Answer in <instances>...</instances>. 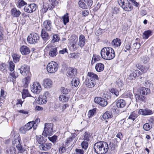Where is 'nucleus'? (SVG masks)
I'll use <instances>...</instances> for the list:
<instances>
[{
	"instance_id": "f257e3e1",
	"label": "nucleus",
	"mask_w": 154,
	"mask_h": 154,
	"mask_svg": "<svg viewBox=\"0 0 154 154\" xmlns=\"http://www.w3.org/2000/svg\"><path fill=\"white\" fill-rule=\"evenodd\" d=\"M94 151L97 154H105L108 151L109 147L108 143L104 141H99L94 145Z\"/></svg>"
},
{
	"instance_id": "f03ea898",
	"label": "nucleus",
	"mask_w": 154,
	"mask_h": 154,
	"mask_svg": "<svg viewBox=\"0 0 154 154\" xmlns=\"http://www.w3.org/2000/svg\"><path fill=\"white\" fill-rule=\"evenodd\" d=\"M130 2L135 6H137L138 3L134 0H118V2L122 8L126 11H131L132 9V7Z\"/></svg>"
},
{
	"instance_id": "7ed1b4c3",
	"label": "nucleus",
	"mask_w": 154,
	"mask_h": 154,
	"mask_svg": "<svg viewBox=\"0 0 154 154\" xmlns=\"http://www.w3.org/2000/svg\"><path fill=\"white\" fill-rule=\"evenodd\" d=\"M14 139L12 141V145L16 147L18 150H20L22 148L21 145V140L18 134H16L14 136Z\"/></svg>"
},
{
	"instance_id": "20e7f679",
	"label": "nucleus",
	"mask_w": 154,
	"mask_h": 154,
	"mask_svg": "<svg viewBox=\"0 0 154 154\" xmlns=\"http://www.w3.org/2000/svg\"><path fill=\"white\" fill-rule=\"evenodd\" d=\"M44 130L42 135L45 136H50L52 134L53 131V124L52 123H45Z\"/></svg>"
},
{
	"instance_id": "39448f33",
	"label": "nucleus",
	"mask_w": 154,
	"mask_h": 154,
	"mask_svg": "<svg viewBox=\"0 0 154 154\" xmlns=\"http://www.w3.org/2000/svg\"><path fill=\"white\" fill-rule=\"evenodd\" d=\"M40 38L39 36L37 34L32 33L28 36L27 41L31 44H35L38 42Z\"/></svg>"
},
{
	"instance_id": "423d86ee",
	"label": "nucleus",
	"mask_w": 154,
	"mask_h": 154,
	"mask_svg": "<svg viewBox=\"0 0 154 154\" xmlns=\"http://www.w3.org/2000/svg\"><path fill=\"white\" fill-rule=\"evenodd\" d=\"M58 67V65L56 62L51 61L48 64L47 66V70L48 72L53 73L57 71Z\"/></svg>"
},
{
	"instance_id": "0eeeda50",
	"label": "nucleus",
	"mask_w": 154,
	"mask_h": 154,
	"mask_svg": "<svg viewBox=\"0 0 154 154\" xmlns=\"http://www.w3.org/2000/svg\"><path fill=\"white\" fill-rule=\"evenodd\" d=\"M93 4L92 0H80L79 2V7L83 9H87L90 8Z\"/></svg>"
},
{
	"instance_id": "6e6552de",
	"label": "nucleus",
	"mask_w": 154,
	"mask_h": 154,
	"mask_svg": "<svg viewBox=\"0 0 154 154\" xmlns=\"http://www.w3.org/2000/svg\"><path fill=\"white\" fill-rule=\"evenodd\" d=\"M18 70H20L21 75L24 76H29L30 75L29 68L27 65H23L21 66L20 68H19Z\"/></svg>"
},
{
	"instance_id": "1a4fd4ad",
	"label": "nucleus",
	"mask_w": 154,
	"mask_h": 154,
	"mask_svg": "<svg viewBox=\"0 0 154 154\" xmlns=\"http://www.w3.org/2000/svg\"><path fill=\"white\" fill-rule=\"evenodd\" d=\"M37 6L34 3L26 5L25 6L24 10L25 12L28 13H31L35 11L36 9Z\"/></svg>"
},
{
	"instance_id": "9d476101",
	"label": "nucleus",
	"mask_w": 154,
	"mask_h": 154,
	"mask_svg": "<svg viewBox=\"0 0 154 154\" xmlns=\"http://www.w3.org/2000/svg\"><path fill=\"white\" fill-rule=\"evenodd\" d=\"M41 90L42 88L40 83L38 82H34L31 88L32 92L34 94H38Z\"/></svg>"
},
{
	"instance_id": "9b49d317",
	"label": "nucleus",
	"mask_w": 154,
	"mask_h": 154,
	"mask_svg": "<svg viewBox=\"0 0 154 154\" xmlns=\"http://www.w3.org/2000/svg\"><path fill=\"white\" fill-rule=\"evenodd\" d=\"M47 136H45L42 135L36 136V143L38 146V145H41L45 143L46 140V137Z\"/></svg>"
},
{
	"instance_id": "f8f14e48",
	"label": "nucleus",
	"mask_w": 154,
	"mask_h": 154,
	"mask_svg": "<svg viewBox=\"0 0 154 154\" xmlns=\"http://www.w3.org/2000/svg\"><path fill=\"white\" fill-rule=\"evenodd\" d=\"M52 23L49 20H45L43 23L42 29H44L46 31H50L52 27Z\"/></svg>"
},
{
	"instance_id": "ddd939ff",
	"label": "nucleus",
	"mask_w": 154,
	"mask_h": 154,
	"mask_svg": "<svg viewBox=\"0 0 154 154\" xmlns=\"http://www.w3.org/2000/svg\"><path fill=\"white\" fill-rule=\"evenodd\" d=\"M49 93L46 92L43 95H41L37 100L38 103L40 104L45 103L47 101V96H48Z\"/></svg>"
},
{
	"instance_id": "4468645a",
	"label": "nucleus",
	"mask_w": 154,
	"mask_h": 154,
	"mask_svg": "<svg viewBox=\"0 0 154 154\" xmlns=\"http://www.w3.org/2000/svg\"><path fill=\"white\" fill-rule=\"evenodd\" d=\"M77 136V134L75 133H72L71 134V135L68 138L66 142V145L68 146L71 142L73 141V143H74L76 141V139L75 137Z\"/></svg>"
},
{
	"instance_id": "2eb2a0df",
	"label": "nucleus",
	"mask_w": 154,
	"mask_h": 154,
	"mask_svg": "<svg viewBox=\"0 0 154 154\" xmlns=\"http://www.w3.org/2000/svg\"><path fill=\"white\" fill-rule=\"evenodd\" d=\"M71 38H72L69 40V42L71 43V47H72L73 49L76 50L78 48L77 47V43L78 41V38L75 35H73Z\"/></svg>"
},
{
	"instance_id": "dca6fc26",
	"label": "nucleus",
	"mask_w": 154,
	"mask_h": 154,
	"mask_svg": "<svg viewBox=\"0 0 154 154\" xmlns=\"http://www.w3.org/2000/svg\"><path fill=\"white\" fill-rule=\"evenodd\" d=\"M116 111L115 108H112L110 110L106 112L103 115V117L105 119L111 118L112 117V111L114 112Z\"/></svg>"
},
{
	"instance_id": "f3484780",
	"label": "nucleus",
	"mask_w": 154,
	"mask_h": 154,
	"mask_svg": "<svg viewBox=\"0 0 154 154\" xmlns=\"http://www.w3.org/2000/svg\"><path fill=\"white\" fill-rule=\"evenodd\" d=\"M52 81L49 78H46L43 81L42 85L45 88H50L52 86Z\"/></svg>"
},
{
	"instance_id": "a211bd4d",
	"label": "nucleus",
	"mask_w": 154,
	"mask_h": 154,
	"mask_svg": "<svg viewBox=\"0 0 154 154\" xmlns=\"http://www.w3.org/2000/svg\"><path fill=\"white\" fill-rule=\"evenodd\" d=\"M138 113L142 115L147 116L152 114L153 112L152 110L146 108L145 109H140L139 110Z\"/></svg>"
},
{
	"instance_id": "6ab92c4d",
	"label": "nucleus",
	"mask_w": 154,
	"mask_h": 154,
	"mask_svg": "<svg viewBox=\"0 0 154 154\" xmlns=\"http://www.w3.org/2000/svg\"><path fill=\"white\" fill-rule=\"evenodd\" d=\"M85 42L86 39L85 36L82 34L80 35L79 37L78 45L82 48L85 45Z\"/></svg>"
},
{
	"instance_id": "aec40b11",
	"label": "nucleus",
	"mask_w": 154,
	"mask_h": 154,
	"mask_svg": "<svg viewBox=\"0 0 154 154\" xmlns=\"http://www.w3.org/2000/svg\"><path fill=\"white\" fill-rule=\"evenodd\" d=\"M110 47H105L103 48L100 51V54L103 58L105 60L108 55V53Z\"/></svg>"
},
{
	"instance_id": "412c9836",
	"label": "nucleus",
	"mask_w": 154,
	"mask_h": 154,
	"mask_svg": "<svg viewBox=\"0 0 154 154\" xmlns=\"http://www.w3.org/2000/svg\"><path fill=\"white\" fill-rule=\"evenodd\" d=\"M51 144L50 143H45L41 145H38L39 147L42 150H48L51 147Z\"/></svg>"
},
{
	"instance_id": "4be33fe9",
	"label": "nucleus",
	"mask_w": 154,
	"mask_h": 154,
	"mask_svg": "<svg viewBox=\"0 0 154 154\" xmlns=\"http://www.w3.org/2000/svg\"><path fill=\"white\" fill-rule=\"evenodd\" d=\"M137 115L134 112H133L131 113L127 119L128 122L129 123V125L134 121L135 119L137 117Z\"/></svg>"
},
{
	"instance_id": "5701e85b",
	"label": "nucleus",
	"mask_w": 154,
	"mask_h": 154,
	"mask_svg": "<svg viewBox=\"0 0 154 154\" xmlns=\"http://www.w3.org/2000/svg\"><path fill=\"white\" fill-rule=\"evenodd\" d=\"M20 51L22 55H26L28 54L30 52L29 48L27 46H22L20 48Z\"/></svg>"
},
{
	"instance_id": "b1692460",
	"label": "nucleus",
	"mask_w": 154,
	"mask_h": 154,
	"mask_svg": "<svg viewBox=\"0 0 154 154\" xmlns=\"http://www.w3.org/2000/svg\"><path fill=\"white\" fill-rule=\"evenodd\" d=\"M115 57V54L114 50L112 48L110 47L106 60H111L113 59Z\"/></svg>"
},
{
	"instance_id": "393cba45",
	"label": "nucleus",
	"mask_w": 154,
	"mask_h": 154,
	"mask_svg": "<svg viewBox=\"0 0 154 154\" xmlns=\"http://www.w3.org/2000/svg\"><path fill=\"white\" fill-rule=\"evenodd\" d=\"M77 74L76 69L74 68H70L69 72H67V76L70 78L74 77Z\"/></svg>"
},
{
	"instance_id": "a878e982",
	"label": "nucleus",
	"mask_w": 154,
	"mask_h": 154,
	"mask_svg": "<svg viewBox=\"0 0 154 154\" xmlns=\"http://www.w3.org/2000/svg\"><path fill=\"white\" fill-rule=\"evenodd\" d=\"M41 36L43 40L45 42H47L50 38V36L46 30L42 29L41 32Z\"/></svg>"
},
{
	"instance_id": "bb28decb",
	"label": "nucleus",
	"mask_w": 154,
	"mask_h": 154,
	"mask_svg": "<svg viewBox=\"0 0 154 154\" xmlns=\"http://www.w3.org/2000/svg\"><path fill=\"white\" fill-rule=\"evenodd\" d=\"M135 98L137 102L140 101L146 102V97L145 96L140 94H137L135 95Z\"/></svg>"
},
{
	"instance_id": "cd10ccee",
	"label": "nucleus",
	"mask_w": 154,
	"mask_h": 154,
	"mask_svg": "<svg viewBox=\"0 0 154 154\" xmlns=\"http://www.w3.org/2000/svg\"><path fill=\"white\" fill-rule=\"evenodd\" d=\"M150 91V89L148 88L141 87L140 89V94L144 96L149 94Z\"/></svg>"
},
{
	"instance_id": "c85d7f7f",
	"label": "nucleus",
	"mask_w": 154,
	"mask_h": 154,
	"mask_svg": "<svg viewBox=\"0 0 154 154\" xmlns=\"http://www.w3.org/2000/svg\"><path fill=\"white\" fill-rule=\"evenodd\" d=\"M116 105L118 108H122L125 106L126 102L123 100L118 99L117 101Z\"/></svg>"
},
{
	"instance_id": "c756f323",
	"label": "nucleus",
	"mask_w": 154,
	"mask_h": 154,
	"mask_svg": "<svg viewBox=\"0 0 154 154\" xmlns=\"http://www.w3.org/2000/svg\"><path fill=\"white\" fill-rule=\"evenodd\" d=\"M85 84L86 86L89 88L93 87L95 84L96 82L94 80H92V79L89 80V79H86L85 80Z\"/></svg>"
},
{
	"instance_id": "7c9ffc66",
	"label": "nucleus",
	"mask_w": 154,
	"mask_h": 154,
	"mask_svg": "<svg viewBox=\"0 0 154 154\" xmlns=\"http://www.w3.org/2000/svg\"><path fill=\"white\" fill-rule=\"evenodd\" d=\"M104 66L103 64L101 63H98L96 64L95 67L96 70L98 72H101L104 69Z\"/></svg>"
},
{
	"instance_id": "2f4dec72",
	"label": "nucleus",
	"mask_w": 154,
	"mask_h": 154,
	"mask_svg": "<svg viewBox=\"0 0 154 154\" xmlns=\"http://www.w3.org/2000/svg\"><path fill=\"white\" fill-rule=\"evenodd\" d=\"M11 14L14 17H18L20 15L21 12L19 10L16 8H14L11 11Z\"/></svg>"
},
{
	"instance_id": "473e14b6",
	"label": "nucleus",
	"mask_w": 154,
	"mask_h": 154,
	"mask_svg": "<svg viewBox=\"0 0 154 154\" xmlns=\"http://www.w3.org/2000/svg\"><path fill=\"white\" fill-rule=\"evenodd\" d=\"M6 152L8 154H16V151L15 147L12 146L8 147Z\"/></svg>"
},
{
	"instance_id": "72a5a7b5",
	"label": "nucleus",
	"mask_w": 154,
	"mask_h": 154,
	"mask_svg": "<svg viewBox=\"0 0 154 154\" xmlns=\"http://www.w3.org/2000/svg\"><path fill=\"white\" fill-rule=\"evenodd\" d=\"M31 78L29 76H27L23 79L22 82L23 83V86L25 88H27L29 82Z\"/></svg>"
},
{
	"instance_id": "f704fd0d",
	"label": "nucleus",
	"mask_w": 154,
	"mask_h": 154,
	"mask_svg": "<svg viewBox=\"0 0 154 154\" xmlns=\"http://www.w3.org/2000/svg\"><path fill=\"white\" fill-rule=\"evenodd\" d=\"M121 43V40L119 38L114 39L112 42V44L115 47H118L120 45Z\"/></svg>"
},
{
	"instance_id": "c9c22d12",
	"label": "nucleus",
	"mask_w": 154,
	"mask_h": 154,
	"mask_svg": "<svg viewBox=\"0 0 154 154\" xmlns=\"http://www.w3.org/2000/svg\"><path fill=\"white\" fill-rule=\"evenodd\" d=\"M71 83L72 86L77 87L79 84V79L77 77H73Z\"/></svg>"
},
{
	"instance_id": "e433bc0d",
	"label": "nucleus",
	"mask_w": 154,
	"mask_h": 154,
	"mask_svg": "<svg viewBox=\"0 0 154 154\" xmlns=\"http://www.w3.org/2000/svg\"><path fill=\"white\" fill-rule=\"evenodd\" d=\"M31 97L32 96L29 92L27 89H23L22 93V98L24 99L27 97Z\"/></svg>"
},
{
	"instance_id": "4c0bfd02",
	"label": "nucleus",
	"mask_w": 154,
	"mask_h": 154,
	"mask_svg": "<svg viewBox=\"0 0 154 154\" xmlns=\"http://www.w3.org/2000/svg\"><path fill=\"white\" fill-rule=\"evenodd\" d=\"M49 54V55L51 57H53L55 56L57 54V48L51 49Z\"/></svg>"
},
{
	"instance_id": "58836bf2",
	"label": "nucleus",
	"mask_w": 154,
	"mask_h": 154,
	"mask_svg": "<svg viewBox=\"0 0 154 154\" xmlns=\"http://www.w3.org/2000/svg\"><path fill=\"white\" fill-rule=\"evenodd\" d=\"M16 2L17 7L19 8H20L21 7L27 5L26 3L23 0H17L16 1Z\"/></svg>"
},
{
	"instance_id": "ea45409f",
	"label": "nucleus",
	"mask_w": 154,
	"mask_h": 154,
	"mask_svg": "<svg viewBox=\"0 0 154 154\" xmlns=\"http://www.w3.org/2000/svg\"><path fill=\"white\" fill-rule=\"evenodd\" d=\"M62 21L64 25H66V24L69 22V21L68 14L66 13L62 17Z\"/></svg>"
},
{
	"instance_id": "a19ab883",
	"label": "nucleus",
	"mask_w": 154,
	"mask_h": 154,
	"mask_svg": "<svg viewBox=\"0 0 154 154\" xmlns=\"http://www.w3.org/2000/svg\"><path fill=\"white\" fill-rule=\"evenodd\" d=\"M143 38L144 39H147L149 36L152 35V32L150 30H148L145 31L143 33Z\"/></svg>"
},
{
	"instance_id": "79ce46f5",
	"label": "nucleus",
	"mask_w": 154,
	"mask_h": 154,
	"mask_svg": "<svg viewBox=\"0 0 154 154\" xmlns=\"http://www.w3.org/2000/svg\"><path fill=\"white\" fill-rule=\"evenodd\" d=\"M88 75L90 77L91 79H92V80H97L98 79L97 75L93 72H88Z\"/></svg>"
},
{
	"instance_id": "37998d69",
	"label": "nucleus",
	"mask_w": 154,
	"mask_h": 154,
	"mask_svg": "<svg viewBox=\"0 0 154 154\" xmlns=\"http://www.w3.org/2000/svg\"><path fill=\"white\" fill-rule=\"evenodd\" d=\"M25 125L27 127V128L29 129V130L32 128H33L34 129L36 128V127L34 126L33 121L28 122Z\"/></svg>"
},
{
	"instance_id": "c03bdc74",
	"label": "nucleus",
	"mask_w": 154,
	"mask_h": 154,
	"mask_svg": "<svg viewBox=\"0 0 154 154\" xmlns=\"http://www.w3.org/2000/svg\"><path fill=\"white\" fill-rule=\"evenodd\" d=\"M12 57H13V60L15 63L18 62L20 58V56L17 54H13Z\"/></svg>"
},
{
	"instance_id": "a18cd8bd",
	"label": "nucleus",
	"mask_w": 154,
	"mask_h": 154,
	"mask_svg": "<svg viewBox=\"0 0 154 154\" xmlns=\"http://www.w3.org/2000/svg\"><path fill=\"white\" fill-rule=\"evenodd\" d=\"M60 38L59 35L57 34L54 35H53V39L51 40V42L54 43L55 42H58Z\"/></svg>"
},
{
	"instance_id": "49530a36",
	"label": "nucleus",
	"mask_w": 154,
	"mask_h": 154,
	"mask_svg": "<svg viewBox=\"0 0 154 154\" xmlns=\"http://www.w3.org/2000/svg\"><path fill=\"white\" fill-rule=\"evenodd\" d=\"M61 92L64 94H67L70 91V89L62 87L61 88Z\"/></svg>"
},
{
	"instance_id": "de8ad7c7",
	"label": "nucleus",
	"mask_w": 154,
	"mask_h": 154,
	"mask_svg": "<svg viewBox=\"0 0 154 154\" xmlns=\"http://www.w3.org/2000/svg\"><path fill=\"white\" fill-rule=\"evenodd\" d=\"M110 92L113 94L117 97L119 95V92L116 88H112L109 90Z\"/></svg>"
},
{
	"instance_id": "09e8293b",
	"label": "nucleus",
	"mask_w": 154,
	"mask_h": 154,
	"mask_svg": "<svg viewBox=\"0 0 154 154\" xmlns=\"http://www.w3.org/2000/svg\"><path fill=\"white\" fill-rule=\"evenodd\" d=\"M59 99L62 102H64L67 101L68 100L69 98L65 96L61 95L59 97Z\"/></svg>"
},
{
	"instance_id": "8fccbe9b",
	"label": "nucleus",
	"mask_w": 154,
	"mask_h": 154,
	"mask_svg": "<svg viewBox=\"0 0 154 154\" xmlns=\"http://www.w3.org/2000/svg\"><path fill=\"white\" fill-rule=\"evenodd\" d=\"M0 69L3 72H6L7 71L6 65L3 63L0 64Z\"/></svg>"
},
{
	"instance_id": "3c124183",
	"label": "nucleus",
	"mask_w": 154,
	"mask_h": 154,
	"mask_svg": "<svg viewBox=\"0 0 154 154\" xmlns=\"http://www.w3.org/2000/svg\"><path fill=\"white\" fill-rule=\"evenodd\" d=\"M82 148L86 150L88 147V142L85 140L83 141L81 144Z\"/></svg>"
},
{
	"instance_id": "603ef678",
	"label": "nucleus",
	"mask_w": 154,
	"mask_h": 154,
	"mask_svg": "<svg viewBox=\"0 0 154 154\" xmlns=\"http://www.w3.org/2000/svg\"><path fill=\"white\" fill-rule=\"evenodd\" d=\"M25 125L24 126L21 127L20 128V132L23 134H25L26 132L29 130V129Z\"/></svg>"
},
{
	"instance_id": "864d4df0",
	"label": "nucleus",
	"mask_w": 154,
	"mask_h": 154,
	"mask_svg": "<svg viewBox=\"0 0 154 154\" xmlns=\"http://www.w3.org/2000/svg\"><path fill=\"white\" fill-rule=\"evenodd\" d=\"M152 128L151 125H150L149 123H146L143 126V129L146 131H149Z\"/></svg>"
},
{
	"instance_id": "5fc2aeb1",
	"label": "nucleus",
	"mask_w": 154,
	"mask_h": 154,
	"mask_svg": "<svg viewBox=\"0 0 154 154\" xmlns=\"http://www.w3.org/2000/svg\"><path fill=\"white\" fill-rule=\"evenodd\" d=\"M137 75L136 73L133 72L131 73L128 76V78L130 79H136Z\"/></svg>"
},
{
	"instance_id": "6e6d98bb",
	"label": "nucleus",
	"mask_w": 154,
	"mask_h": 154,
	"mask_svg": "<svg viewBox=\"0 0 154 154\" xmlns=\"http://www.w3.org/2000/svg\"><path fill=\"white\" fill-rule=\"evenodd\" d=\"M30 137L27 136H24L22 140L25 144H27L29 143V141L30 140Z\"/></svg>"
},
{
	"instance_id": "4d7b16f0",
	"label": "nucleus",
	"mask_w": 154,
	"mask_h": 154,
	"mask_svg": "<svg viewBox=\"0 0 154 154\" xmlns=\"http://www.w3.org/2000/svg\"><path fill=\"white\" fill-rule=\"evenodd\" d=\"M9 69L10 71L11 72L13 71L15 68V64L13 61H10L9 63Z\"/></svg>"
},
{
	"instance_id": "13d9d810",
	"label": "nucleus",
	"mask_w": 154,
	"mask_h": 154,
	"mask_svg": "<svg viewBox=\"0 0 154 154\" xmlns=\"http://www.w3.org/2000/svg\"><path fill=\"white\" fill-rule=\"evenodd\" d=\"M84 137L83 139L85 141L86 140L87 141H88L90 140V138L91 137V136L88 132H86L84 134Z\"/></svg>"
},
{
	"instance_id": "bf43d9fd",
	"label": "nucleus",
	"mask_w": 154,
	"mask_h": 154,
	"mask_svg": "<svg viewBox=\"0 0 154 154\" xmlns=\"http://www.w3.org/2000/svg\"><path fill=\"white\" fill-rule=\"evenodd\" d=\"M99 104L102 106L104 107L107 104V102L104 98H102V100H101Z\"/></svg>"
},
{
	"instance_id": "052dcab7",
	"label": "nucleus",
	"mask_w": 154,
	"mask_h": 154,
	"mask_svg": "<svg viewBox=\"0 0 154 154\" xmlns=\"http://www.w3.org/2000/svg\"><path fill=\"white\" fill-rule=\"evenodd\" d=\"M48 138L51 141L54 143H55L56 142V140L57 139V136L55 135H54L51 137H48Z\"/></svg>"
},
{
	"instance_id": "680f3d73",
	"label": "nucleus",
	"mask_w": 154,
	"mask_h": 154,
	"mask_svg": "<svg viewBox=\"0 0 154 154\" xmlns=\"http://www.w3.org/2000/svg\"><path fill=\"white\" fill-rule=\"evenodd\" d=\"M149 66L148 65L145 66H142L140 70L143 72H146L149 69Z\"/></svg>"
},
{
	"instance_id": "e2e57ef3",
	"label": "nucleus",
	"mask_w": 154,
	"mask_h": 154,
	"mask_svg": "<svg viewBox=\"0 0 154 154\" xmlns=\"http://www.w3.org/2000/svg\"><path fill=\"white\" fill-rule=\"evenodd\" d=\"M100 58L101 57L99 55L94 54L93 55L92 60H93L94 61H96L100 60Z\"/></svg>"
},
{
	"instance_id": "0e129e2a",
	"label": "nucleus",
	"mask_w": 154,
	"mask_h": 154,
	"mask_svg": "<svg viewBox=\"0 0 154 154\" xmlns=\"http://www.w3.org/2000/svg\"><path fill=\"white\" fill-rule=\"evenodd\" d=\"M143 85L146 87H150L151 84L149 80H145L143 83Z\"/></svg>"
},
{
	"instance_id": "69168bd1",
	"label": "nucleus",
	"mask_w": 154,
	"mask_h": 154,
	"mask_svg": "<svg viewBox=\"0 0 154 154\" xmlns=\"http://www.w3.org/2000/svg\"><path fill=\"white\" fill-rule=\"evenodd\" d=\"M116 84L118 87L120 88V87H122L123 85L122 80L120 79H118L116 81Z\"/></svg>"
},
{
	"instance_id": "338daca9",
	"label": "nucleus",
	"mask_w": 154,
	"mask_h": 154,
	"mask_svg": "<svg viewBox=\"0 0 154 154\" xmlns=\"http://www.w3.org/2000/svg\"><path fill=\"white\" fill-rule=\"evenodd\" d=\"M102 100V98L101 97H96L94 98V101L95 103L99 104Z\"/></svg>"
},
{
	"instance_id": "774afa93",
	"label": "nucleus",
	"mask_w": 154,
	"mask_h": 154,
	"mask_svg": "<svg viewBox=\"0 0 154 154\" xmlns=\"http://www.w3.org/2000/svg\"><path fill=\"white\" fill-rule=\"evenodd\" d=\"M75 151L76 154H84V151L82 149H76Z\"/></svg>"
}]
</instances>
